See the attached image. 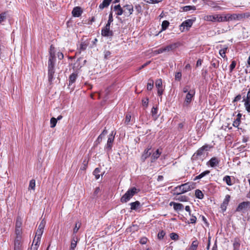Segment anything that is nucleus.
<instances>
[{"mask_svg": "<svg viewBox=\"0 0 250 250\" xmlns=\"http://www.w3.org/2000/svg\"><path fill=\"white\" fill-rule=\"evenodd\" d=\"M194 188V184L193 183H187L180 186L175 187L173 190V194L180 195V194L189 191Z\"/></svg>", "mask_w": 250, "mask_h": 250, "instance_id": "1", "label": "nucleus"}, {"mask_svg": "<svg viewBox=\"0 0 250 250\" xmlns=\"http://www.w3.org/2000/svg\"><path fill=\"white\" fill-rule=\"evenodd\" d=\"M139 191L140 190L136 188L135 187H133L130 189H128V190L121 198V202L122 203L127 202Z\"/></svg>", "mask_w": 250, "mask_h": 250, "instance_id": "2", "label": "nucleus"}, {"mask_svg": "<svg viewBox=\"0 0 250 250\" xmlns=\"http://www.w3.org/2000/svg\"><path fill=\"white\" fill-rule=\"evenodd\" d=\"M203 19L205 21H208L224 22V16L220 14L206 15L204 17Z\"/></svg>", "mask_w": 250, "mask_h": 250, "instance_id": "3", "label": "nucleus"}, {"mask_svg": "<svg viewBox=\"0 0 250 250\" xmlns=\"http://www.w3.org/2000/svg\"><path fill=\"white\" fill-rule=\"evenodd\" d=\"M243 18V16L241 14H226L224 16V21H231L233 20H239Z\"/></svg>", "mask_w": 250, "mask_h": 250, "instance_id": "4", "label": "nucleus"}, {"mask_svg": "<svg viewBox=\"0 0 250 250\" xmlns=\"http://www.w3.org/2000/svg\"><path fill=\"white\" fill-rule=\"evenodd\" d=\"M211 147L208 145H205L200 148L194 154V156H201L205 154V152L208 151Z\"/></svg>", "mask_w": 250, "mask_h": 250, "instance_id": "5", "label": "nucleus"}, {"mask_svg": "<svg viewBox=\"0 0 250 250\" xmlns=\"http://www.w3.org/2000/svg\"><path fill=\"white\" fill-rule=\"evenodd\" d=\"M115 133L113 134V132H112L111 134L109 135L106 145L105 146V148L107 150H110L111 149L113 142L114 139V136Z\"/></svg>", "mask_w": 250, "mask_h": 250, "instance_id": "6", "label": "nucleus"}, {"mask_svg": "<svg viewBox=\"0 0 250 250\" xmlns=\"http://www.w3.org/2000/svg\"><path fill=\"white\" fill-rule=\"evenodd\" d=\"M155 86L157 88V93L159 96H162L164 89L162 87V81L161 79H158L155 81Z\"/></svg>", "mask_w": 250, "mask_h": 250, "instance_id": "7", "label": "nucleus"}, {"mask_svg": "<svg viewBox=\"0 0 250 250\" xmlns=\"http://www.w3.org/2000/svg\"><path fill=\"white\" fill-rule=\"evenodd\" d=\"M101 34L104 37H112L113 35V32L110 29V27L104 26L102 30Z\"/></svg>", "mask_w": 250, "mask_h": 250, "instance_id": "8", "label": "nucleus"}, {"mask_svg": "<svg viewBox=\"0 0 250 250\" xmlns=\"http://www.w3.org/2000/svg\"><path fill=\"white\" fill-rule=\"evenodd\" d=\"M180 45V43L178 42L174 43L164 47V52H169L171 51L174 50L176 49Z\"/></svg>", "mask_w": 250, "mask_h": 250, "instance_id": "9", "label": "nucleus"}, {"mask_svg": "<svg viewBox=\"0 0 250 250\" xmlns=\"http://www.w3.org/2000/svg\"><path fill=\"white\" fill-rule=\"evenodd\" d=\"M193 21L191 19H188L184 21L180 26V29L183 31L185 27L188 28L190 27L193 24Z\"/></svg>", "mask_w": 250, "mask_h": 250, "instance_id": "10", "label": "nucleus"}, {"mask_svg": "<svg viewBox=\"0 0 250 250\" xmlns=\"http://www.w3.org/2000/svg\"><path fill=\"white\" fill-rule=\"evenodd\" d=\"M249 202H243L241 203L238 206L236 211L237 212H240L245 210L250 205Z\"/></svg>", "mask_w": 250, "mask_h": 250, "instance_id": "11", "label": "nucleus"}, {"mask_svg": "<svg viewBox=\"0 0 250 250\" xmlns=\"http://www.w3.org/2000/svg\"><path fill=\"white\" fill-rule=\"evenodd\" d=\"M124 13L127 15H131L133 11V7L132 5H126L123 7Z\"/></svg>", "mask_w": 250, "mask_h": 250, "instance_id": "12", "label": "nucleus"}, {"mask_svg": "<svg viewBox=\"0 0 250 250\" xmlns=\"http://www.w3.org/2000/svg\"><path fill=\"white\" fill-rule=\"evenodd\" d=\"M83 11L80 7H75L74 8L72 11V15L75 17H79L82 13Z\"/></svg>", "mask_w": 250, "mask_h": 250, "instance_id": "13", "label": "nucleus"}, {"mask_svg": "<svg viewBox=\"0 0 250 250\" xmlns=\"http://www.w3.org/2000/svg\"><path fill=\"white\" fill-rule=\"evenodd\" d=\"M78 240V238L75 235L73 234L72 236V239L71 242L70 250H75V249L77 246Z\"/></svg>", "mask_w": 250, "mask_h": 250, "instance_id": "14", "label": "nucleus"}, {"mask_svg": "<svg viewBox=\"0 0 250 250\" xmlns=\"http://www.w3.org/2000/svg\"><path fill=\"white\" fill-rule=\"evenodd\" d=\"M220 162V160L215 157H212L208 162V164L211 167L217 166Z\"/></svg>", "mask_w": 250, "mask_h": 250, "instance_id": "15", "label": "nucleus"}, {"mask_svg": "<svg viewBox=\"0 0 250 250\" xmlns=\"http://www.w3.org/2000/svg\"><path fill=\"white\" fill-rule=\"evenodd\" d=\"M151 147L148 148L145 150L143 154L141 156V160L143 161H145L146 158L149 157L151 155V152L149 151Z\"/></svg>", "mask_w": 250, "mask_h": 250, "instance_id": "16", "label": "nucleus"}, {"mask_svg": "<svg viewBox=\"0 0 250 250\" xmlns=\"http://www.w3.org/2000/svg\"><path fill=\"white\" fill-rule=\"evenodd\" d=\"M56 61L55 56H53V55H51V56H49L48 62V67H53L54 68L55 62Z\"/></svg>", "mask_w": 250, "mask_h": 250, "instance_id": "17", "label": "nucleus"}, {"mask_svg": "<svg viewBox=\"0 0 250 250\" xmlns=\"http://www.w3.org/2000/svg\"><path fill=\"white\" fill-rule=\"evenodd\" d=\"M169 205L170 206L173 205V208L176 210H181L184 208V206L180 203L171 202L170 203Z\"/></svg>", "mask_w": 250, "mask_h": 250, "instance_id": "18", "label": "nucleus"}, {"mask_svg": "<svg viewBox=\"0 0 250 250\" xmlns=\"http://www.w3.org/2000/svg\"><path fill=\"white\" fill-rule=\"evenodd\" d=\"M55 73L54 68L48 67V81L50 83L52 81L53 79V76Z\"/></svg>", "mask_w": 250, "mask_h": 250, "instance_id": "19", "label": "nucleus"}, {"mask_svg": "<svg viewBox=\"0 0 250 250\" xmlns=\"http://www.w3.org/2000/svg\"><path fill=\"white\" fill-rule=\"evenodd\" d=\"M194 94V92L193 91H189L188 93L185 100V102L187 104H188L191 102Z\"/></svg>", "mask_w": 250, "mask_h": 250, "instance_id": "20", "label": "nucleus"}, {"mask_svg": "<svg viewBox=\"0 0 250 250\" xmlns=\"http://www.w3.org/2000/svg\"><path fill=\"white\" fill-rule=\"evenodd\" d=\"M41 238V237L35 236L31 246H36V248H38L40 244Z\"/></svg>", "mask_w": 250, "mask_h": 250, "instance_id": "21", "label": "nucleus"}, {"mask_svg": "<svg viewBox=\"0 0 250 250\" xmlns=\"http://www.w3.org/2000/svg\"><path fill=\"white\" fill-rule=\"evenodd\" d=\"M114 10L116 12V14L118 15H121L124 13L123 9H122L120 4L115 5L114 7Z\"/></svg>", "mask_w": 250, "mask_h": 250, "instance_id": "22", "label": "nucleus"}, {"mask_svg": "<svg viewBox=\"0 0 250 250\" xmlns=\"http://www.w3.org/2000/svg\"><path fill=\"white\" fill-rule=\"evenodd\" d=\"M112 0H104L103 2L100 4L99 8L103 9L105 7H107L109 5Z\"/></svg>", "mask_w": 250, "mask_h": 250, "instance_id": "23", "label": "nucleus"}, {"mask_svg": "<svg viewBox=\"0 0 250 250\" xmlns=\"http://www.w3.org/2000/svg\"><path fill=\"white\" fill-rule=\"evenodd\" d=\"M151 112L154 120H156L159 117L157 107H153L151 109Z\"/></svg>", "mask_w": 250, "mask_h": 250, "instance_id": "24", "label": "nucleus"}, {"mask_svg": "<svg viewBox=\"0 0 250 250\" xmlns=\"http://www.w3.org/2000/svg\"><path fill=\"white\" fill-rule=\"evenodd\" d=\"M162 152L158 149L155 152H154L151 156L152 162L155 161L160 156Z\"/></svg>", "mask_w": 250, "mask_h": 250, "instance_id": "25", "label": "nucleus"}, {"mask_svg": "<svg viewBox=\"0 0 250 250\" xmlns=\"http://www.w3.org/2000/svg\"><path fill=\"white\" fill-rule=\"evenodd\" d=\"M77 78V74L75 73H72L69 76V85L74 83Z\"/></svg>", "mask_w": 250, "mask_h": 250, "instance_id": "26", "label": "nucleus"}, {"mask_svg": "<svg viewBox=\"0 0 250 250\" xmlns=\"http://www.w3.org/2000/svg\"><path fill=\"white\" fill-rule=\"evenodd\" d=\"M130 205L131 206V209L135 210L140 206V203L137 201L131 203Z\"/></svg>", "mask_w": 250, "mask_h": 250, "instance_id": "27", "label": "nucleus"}, {"mask_svg": "<svg viewBox=\"0 0 250 250\" xmlns=\"http://www.w3.org/2000/svg\"><path fill=\"white\" fill-rule=\"evenodd\" d=\"M175 200H178L181 202H186L188 200V197L185 195L179 196L177 195L176 197L174 198Z\"/></svg>", "mask_w": 250, "mask_h": 250, "instance_id": "28", "label": "nucleus"}, {"mask_svg": "<svg viewBox=\"0 0 250 250\" xmlns=\"http://www.w3.org/2000/svg\"><path fill=\"white\" fill-rule=\"evenodd\" d=\"M211 65L214 68H218L219 66V61L216 58H213L211 62Z\"/></svg>", "mask_w": 250, "mask_h": 250, "instance_id": "29", "label": "nucleus"}, {"mask_svg": "<svg viewBox=\"0 0 250 250\" xmlns=\"http://www.w3.org/2000/svg\"><path fill=\"white\" fill-rule=\"evenodd\" d=\"M195 195L196 198L202 199L204 198V194L199 189H196L195 191Z\"/></svg>", "mask_w": 250, "mask_h": 250, "instance_id": "30", "label": "nucleus"}, {"mask_svg": "<svg viewBox=\"0 0 250 250\" xmlns=\"http://www.w3.org/2000/svg\"><path fill=\"white\" fill-rule=\"evenodd\" d=\"M209 173V171L208 170H206L202 173H201V174H200L199 175L196 176L194 179V181L196 180H198V179H201L202 178H203L204 176H205V175L208 174V173Z\"/></svg>", "mask_w": 250, "mask_h": 250, "instance_id": "31", "label": "nucleus"}, {"mask_svg": "<svg viewBox=\"0 0 250 250\" xmlns=\"http://www.w3.org/2000/svg\"><path fill=\"white\" fill-rule=\"evenodd\" d=\"M198 244H199V243L197 240L193 241L192 243L191 246H190V250H196L197 248L198 245Z\"/></svg>", "mask_w": 250, "mask_h": 250, "instance_id": "32", "label": "nucleus"}, {"mask_svg": "<svg viewBox=\"0 0 250 250\" xmlns=\"http://www.w3.org/2000/svg\"><path fill=\"white\" fill-rule=\"evenodd\" d=\"M81 223L79 221H78L77 222H76V224H75V226L74 227V228L73 229V234H75L76 233L79 229L81 227Z\"/></svg>", "mask_w": 250, "mask_h": 250, "instance_id": "33", "label": "nucleus"}, {"mask_svg": "<svg viewBox=\"0 0 250 250\" xmlns=\"http://www.w3.org/2000/svg\"><path fill=\"white\" fill-rule=\"evenodd\" d=\"M223 180L229 186H231L232 185L231 182L230 177L229 176H226L225 177H224L223 178Z\"/></svg>", "mask_w": 250, "mask_h": 250, "instance_id": "34", "label": "nucleus"}, {"mask_svg": "<svg viewBox=\"0 0 250 250\" xmlns=\"http://www.w3.org/2000/svg\"><path fill=\"white\" fill-rule=\"evenodd\" d=\"M244 101H245L244 105L246 107V109L248 112H250V101L245 99H244Z\"/></svg>", "mask_w": 250, "mask_h": 250, "instance_id": "35", "label": "nucleus"}, {"mask_svg": "<svg viewBox=\"0 0 250 250\" xmlns=\"http://www.w3.org/2000/svg\"><path fill=\"white\" fill-rule=\"evenodd\" d=\"M169 24V22L167 21H164L162 24V31L165 30Z\"/></svg>", "mask_w": 250, "mask_h": 250, "instance_id": "36", "label": "nucleus"}, {"mask_svg": "<svg viewBox=\"0 0 250 250\" xmlns=\"http://www.w3.org/2000/svg\"><path fill=\"white\" fill-rule=\"evenodd\" d=\"M154 82L152 80H149L147 84V89L151 90L153 87Z\"/></svg>", "mask_w": 250, "mask_h": 250, "instance_id": "37", "label": "nucleus"}, {"mask_svg": "<svg viewBox=\"0 0 250 250\" xmlns=\"http://www.w3.org/2000/svg\"><path fill=\"white\" fill-rule=\"evenodd\" d=\"M100 172H101V171L99 168H96L94 170V171L93 172V174L95 175V178L96 179H98L100 178Z\"/></svg>", "mask_w": 250, "mask_h": 250, "instance_id": "38", "label": "nucleus"}, {"mask_svg": "<svg viewBox=\"0 0 250 250\" xmlns=\"http://www.w3.org/2000/svg\"><path fill=\"white\" fill-rule=\"evenodd\" d=\"M184 11H188L190 10H195L196 8L194 6H186L183 7Z\"/></svg>", "mask_w": 250, "mask_h": 250, "instance_id": "39", "label": "nucleus"}, {"mask_svg": "<svg viewBox=\"0 0 250 250\" xmlns=\"http://www.w3.org/2000/svg\"><path fill=\"white\" fill-rule=\"evenodd\" d=\"M21 247H22L21 243L15 242L14 250H22Z\"/></svg>", "mask_w": 250, "mask_h": 250, "instance_id": "40", "label": "nucleus"}, {"mask_svg": "<svg viewBox=\"0 0 250 250\" xmlns=\"http://www.w3.org/2000/svg\"><path fill=\"white\" fill-rule=\"evenodd\" d=\"M57 122V120L55 118L52 117L50 120L51 127H52V128L54 127L56 125Z\"/></svg>", "mask_w": 250, "mask_h": 250, "instance_id": "41", "label": "nucleus"}, {"mask_svg": "<svg viewBox=\"0 0 250 250\" xmlns=\"http://www.w3.org/2000/svg\"><path fill=\"white\" fill-rule=\"evenodd\" d=\"M170 237L172 240H177L179 239L178 235L176 233H171L170 234Z\"/></svg>", "mask_w": 250, "mask_h": 250, "instance_id": "42", "label": "nucleus"}, {"mask_svg": "<svg viewBox=\"0 0 250 250\" xmlns=\"http://www.w3.org/2000/svg\"><path fill=\"white\" fill-rule=\"evenodd\" d=\"M227 49V48L226 47V48H223L222 49H221L219 51L220 55L224 58L226 57V52Z\"/></svg>", "mask_w": 250, "mask_h": 250, "instance_id": "43", "label": "nucleus"}, {"mask_svg": "<svg viewBox=\"0 0 250 250\" xmlns=\"http://www.w3.org/2000/svg\"><path fill=\"white\" fill-rule=\"evenodd\" d=\"M22 222L21 219L18 218L16 223V228L21 229Z\"/></svg>", "mask_w": 250, "mask_h": 250, "instance_id": "44", "label": "nucleus"}, {"mask_svg": "<svg viewBox=\"0 0 250 250\" xmlns=\"http://www.w3.org/2000/svg\"><path fill=\"white\" fill-rule=\"evenodd\" d=\"M87 46V44L85 42H82L80 44V49L81 51H84L86 49Z\"/></svg>", "mask_w": 250, "mask_h": 250, "instance_id": "45", "label": "nucleus"}, {"mask_svg": "<svg viewBox=\"0 0 250 250\" xmlns=\"http://www.w3.org/2000/svg\"><path fill=\"white\" fill-rule=\"evenodd\" d=\"M35 187V180H33V179L31 180L30 181L29 188L34 190Z\"/></svg>", "mask_w": 250, "mask_h": 250, "instance_id": "46", "label": "nucleus"}, {"mask_svg": "<svg viewBox=\"0 0 250 250\" xmlns=\"http://www.w3.org/2000/svg\"><path fill=\"white\" fill-rule=\"evenodd\" d=\"M230 196L229 195H227L225 196V198L223 202V204L225 205H227L228 206L229 202L230 200Z\"/></svg>", "mask_w": 250, "mask_h": 250, "instance_id": "47", "label": "nucleus"}, {"mask_svg": "<svg viewBox=\"0 0 250 250\" xmlns=\"http://www.w3.org/2000/svg\"><path fill=\"white\" fill-rule=\"evenodd\" d=\"M6 20V14L3 13L0 14V23H2Z\"/></svg>", "mask_w": 250, "mask_h": 250, "instance_id": "48", "label": "nucleus"}, {"mask_svg": "<svg viewBox=\"0 0 250 250\" xmlns=\"http://www.w3.org/2000/svg\"><path fill=\"white\" fill-rule=\"evenodd\" d=\"M165 234H166V233L165 232V231L163 230H161L158 234V238L159 239H162L164 238Z\"/></svg>", "mask_w": 250, "mask_h": 250, "instance_id": "49", "label": "nucleus"}, {"mask_svg": "<svg viewBox=\"0 0 250 250\" xmlns=\"http://www.w3.org/2000/svg\"><path fill=\"white\" fill-rule=\"evenodd\" d=\"M240 123V120L239 118H237V119L233 122V125L235 127H238Z\"/></svg>", "mask_w": 250, "mask_h": 250, "instance_id": "50", "label": "nucleus"}, {"mask_svg": "<svg viewBox=\"0 0 250 250\" xmlns=\"http://www.w3.org/2000/svg\"><path fill=\"white\" fill-rule=\"evenodd\" d=\"M54 50V47L51 45L50 47L49 56H51L52 54L53 55V56H55V52Z\"/></svg>", "mask_w": 250, "mask_h": 250, "instance_id": "51", "label": "nucleus"}, {"mask_svg": "<svg viewBox=\"0 0 250 250\" xmlns=\"http://www.w3.org/2000/svg\"><path fill=\"white\" fill-rule=\"evenodd\" d=\"M163 52H165L163 47L160 48H159L157 50H156L154 51V53L155 54H159L162 53Z\"/></svg>", "mask_w": 250, "mask_h": 250, "instance_id": "52", "label": "nucleus"}, {"mask_svg": "<svg viewBox=\"0 0 250 250\" xmlns=\"http://www.w3.org/2000/svg\"><path fill=\"white\" fill-rule=\"evenodd\" d=\"M131 117V115L127 114L125 117V123L126 124H128L130 121Z\"/></svg>", "mask_w": 250, "mask_h": 250, "instance_id": "53", "label": "nucleus"}, {"mask_svg": "<svg viewBox=\"0 0 250 250\" xmlns=\"http://www.w3.org/2000/svg\"><path fill=\"white\" fill-rule=\"evenodd\" d=\"M43 232V230L41 229H38L36 231V236L42 237Z\"/></svg>", "mask_w": 250, "mask_h": 250, "instance_id": "54", "label": "nucleus"}, {"mask_svg": "<svg viewBox=\"0 0 250 250\" xmlns=\"http://www.w3.org/2000/svg\"><path fill=\"white\" fill-rule=\"evenodd\" d=\"M175 79L176 80L180 81L181 79V77H182V74H181V72H177V73H176L175 74Z\"/></svg>", "mask_w": 250, "mask_h": 250, "instance_id": "55", "label": "nucleus"}, {"mask_svg": "<svg viewBox=\"0 0 250 250\" xmlns=\"http://www.w3.org/2000/svg\"><path fill=\"white\" fill-rule=\"evenodd\" d=\"M236 64V63L234 61L232 62L230 65V72H232V70H233V69L235 67Z\"/></svg>", "mask_w": 250, "mask_h": 250, "instance_id": "56", "label": "nucleus"}, {"mask_svg": "<svg viewBox=\"0 0 250 250\" xmlns=\"http://www.w3.org/2000/svg\"><path fill=\"white\" fill-rule=\"evenodd\" d=\"M163 0H145V1L149 3H155L162 1Z\"/></svg>", "mask_w": 250, "mask_h": 250, "instance_id": "57", "label": "nucleus"}, {"mask_svg": "<svg viewBox=\"0 0 250 250\" xmlns=\"http://www.w3.org/2000/svg\"><path fill=\"white\" fill-rule=\"evenodd\" d=\"M15 242L17 243H22L21 241V235H16V237L15 240Z\"/></svg>", "mask_w": 250, "mask_h": 250, "instance_id": "58", "label": "nucleus"}, {"mask_svg": "<svg viewBox=\"0 0 250 250\" xmlns=\"http://www.w3.org/2000/svg\"><path fill=\"white\" fill-rule=\"evenodd\" d=\"M44 225H45V222L42 220L40 224L39 225L38 229H42V230H43Z\"/></svg>", "mask_w": 250, "mask_h": 250, "instance_id": "59", "label": "nucleus"}, {"mask_svg": "<svg viewBox=\"0 0 250 250\" xmlns=\"http://www.w3.org/2000/svg\"><path fill=\"white\" fill-rule=\"evenodd\" d=\"M15 233L16 235H21V229L16 228Z\"/></svg>", "mask_w": 250, "mask_h": 250, "instance_id": "60", "label": "nucleus"}, {"mask_svg": "<svg viewBox=\"0 0 250 250\" xmlns=\"http://www.w3.org/2000/svg\"><path fill=\"white\" fill-rule=\"evenodd\" d=\"M147 239L146 237H143L140 239V242L142 244H146L147 242Z\"/></svg>", "mask_w": 250, "mask_h": 250, "instance_id": "61", "label": "nucleus"}, {"mask_svg": "<svg viewBox=\"0 0 250 250\" xmlns=\"http://www.w3.org/2000/svg\"><path fill=\"white\" fill-rule=\"evenodd\" d=\"M142 103H143V105L144 106H147L148 105V99L146 98V99H143L142 100Z\"/></svg>", "mask_w": 250, "mask_h": 250, "instance_id": "62", "label": "nucleus"}, {"mask_svg": "<svg viewBox=\"0 0 250 250\" xmlns=\"http://www.w3.org/2000/svg\"><path fill=\"white\" fill-rule=\"evenodd\" d=\"M196 221V217L194 216H192L191 218L190 219V223L193 224L195 223Z\"/></svg>", "mask_w": 250, "mask_h": 250, "instance_id": "63", "label": "nucleus"}, {"mask_svg": "<svg viewBox=\"0 0 250 250\" xmlns=\"http://www.w3.org/2000/svg\"><path fill=\"white\" fill-rule=\"evenodd\" d=\"M227 205H225L224 204L222 203L221 205V208L222 209L223 212L226 211L227 208Z\"/></svg>", "mask_w": 250, "mask_h": 250, "instance_id": "64", "label": "nucleus"}]
</instances>
